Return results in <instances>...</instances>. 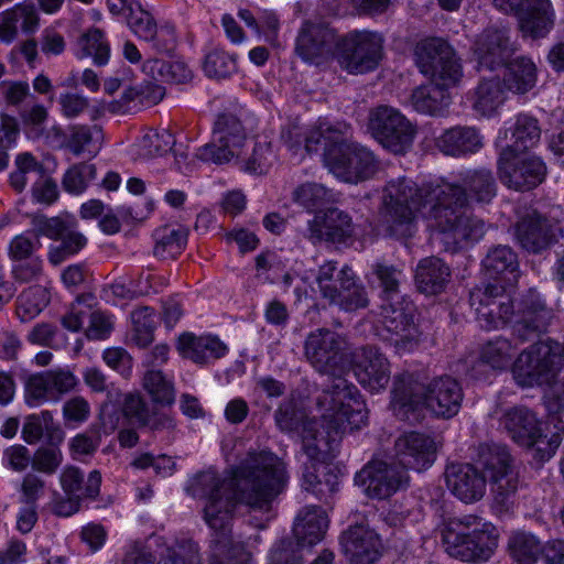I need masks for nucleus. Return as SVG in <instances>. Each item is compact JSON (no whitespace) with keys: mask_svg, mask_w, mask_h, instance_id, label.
Segmentation results:
<instances>
[{"mask_svg":"<svg viewBox=\"0 0 564 564\" xmlns=\"http://www.w3.org/2000/svg\"><path fill=\"white\" fill-rule=\"evenodd\" d=\"M437 149L446 155L475 153L482 147L479 132L473 127L457 126L445 130L436 139Z\"/></svg>","mask_w":564,"mask_h":564,"instance_id":"2f4dec72","label":"nucleus"},{"mask_svg":"<svg viewBox=\"0 0 564 564\" xmlns=\"http://www.w3.org/2000/svg\"><path fill=\"white\" fill-rule=\"evenodd\" d=\"M112 329L113 322L111 316L101 311H94L90 315L85 334L88 339L102 340L109 337Z\"/></svg>","mask_w":564,"mask_h":564,"instance_id":"338daca9","label":"nucleus"},{"mask_svg":"<svg viewBox=\"0 0 564 564\" xmlns=\"http://www.w3.org/2000/svg\"><path fill=\"white\" fill-rule=\"evenodd\" d=\"M346 134H347V132L340 131L333 127L319 126L318 128L311 129L304 135V150L307 153L315 152V151H317V147L322 142H324L325 151H327V149L334 144V139L336 135H346ZM326 152H324V154Z\"/></svg>","mask_w":564,"mask_h":564,"instance_id":"680f3d73","label":"nucleus"},{"mask_svg":"<svg viewBox=\"0 0 564 564\" xmlns=\"http://www.w3.org/2000/svg\"><path fill=\"white\" fill-rule=\"evenodd\" d=\"M131 340L140 348H145L154 340L158 319L154 310L148 306L139 307L131 313Z\"/></svg>","mask_w":564,"mask_h":564,"instance_id":"de8ad7c7","label":"nucleus"},{"mask_svg":"<svg viewBox=\"0 0 564 564\" xmlns=\"http://www.w3.org/2000/svg\"><path fill=\"white\" fill-rule=\"evenodd\" d=\"M154 254L161 259L174 258L182 252L187 240V230L183 227L165 226L154 234Z\"/></svg>","mask_w":564,"mask_h":564,"instance_id":"a18cd8bd","label":"nucleus"},{"mask_svg":"<svg viewBox=\"0 0 564 564\" xmlns=\"http://www.w3.org/2000/svg\"><path fill=\"white\" fill-rule=\"evenodd\" d=\"M514 232L523 249L536 253L551 245L554 239V225L533 210L517 223Z\"/></svg>","mask_w":564,"mask_h":564,"instance_id":"c85d7f7f","label":"nucleus"},{"mask_svg":"<svg viewBox=\"0 0 564 564\" xmlns=\"http://www.w3.org/2000/svg\"><path fill=\"white\" fill-rule=\"evenodd\" d=\"M177 349L183 357L199 365L221 358L228 351L227 345L217 336H195L191 333H185L180 336Z\"/></svg>","mask_w":564,"mask_h":564,"instance_id":"7c9ffc66","label":"nucleus"},{"mask_svg":"<svg viewBox=\"0 0 564 564\" xmlns=\"http://www.w3.org/2000/svg\"><path fill=\"white\" fill-rule=\"evenodd\" d=\"M174 143V135L170 131H150L138 142V154L143 159L161 156L166 154Z\"/></svg>","mask_w":564,"mask_h":564,"instance_id":"6e6d98bb","label":"nucleus"},{"mask_svg":"<svg viewBox=\"0 0 564 564\" xmlns=\"http://www.w3.org/2000/svg\"><path fill=\"white\" fill-rule=\"evenodd\" d=\"M536 79V65L531 58L519 56L507 64L503 84L508 90L523 95L535 86Z\"/></svg>","mask_w":564,"mask_h":564,"instance_id":"4c0bfd02","label":"nucleus"},{"mask_svg":"<svg viewBox=\"0 0 564 564\" xmlns=\"http://www.w3.org/2000/svg\"><path fill=\"white\" fill-rule=\"evenodd\" d=\"M101 129L97 126L73 124L68 127L65 148L75 156H95L101 145Z\"/></svg>","mask_w":564,"mask_h":564,"instance_id":"58836bf2","label":"nucleus"},{"mask_svg":"<svg viewBox=\"0 0 564 564\" xmlns=\"http://www.w3.org/2000/svg\"><path fill=\"white\" fill-rule=\"evenodd\" d=\"M501 424L511 438L532 452L535 459L549 460L561 444L557 433L551 436L545 432L543 423L535 414L524 406H514L505 412Z\"/></svg>","mask_w":564,"mask_h":564,"instance_id":"9d476101","label":"nucleus"},{"mask_svg":"<svg viewBox=\"0 0 564 564\" xmlns=\"http://www.w3.org/2000/svg\"><path fill=\"white\" fill-rule=\"evenodd\" d=\"M247 141L240 120L231 113L219 115L215 121L210 142L196 151V156L205 162L224 164L239 159Z\"/></svg>","mask_w":564,"mask_h":564,"instance_id":"4468645a","label":"nucleus"},{"mask_svg":"<svg viewBox=\"0 0 564 564\" xmlns=\"http://www.w3.org/2000/svg\"><path fill=\"white\" fill-rule=\"evenodd\" d=\"M78 45L80 47V52L77 53V57L84 58L91 56L94 58V63L98 66H102L108 63L110 47L102 31L99 29H90L84 33L78 41Z\"/></svg>","mask_w":564,"mask_h":564,"instance_id":"8fccbe9b","label":"nucleus"},{"mask_svg":"<svg viewBox=\"0 0 564 564\" xmlns=\"http://www.w3.org/2000/svg\"><path fill=\"white\" fill-rule=\"evenodd\" d=\"M50 303V294L43 286H32L23 291L18 297L17 315L21 322H29L36 317Z\"/></svg>","mask_w":564,"mask_h":564,"instance_id":"09e8293b","label":"nucleus"},{"mask_svg":"<svg viewBox=\"0 0 564 564\" xmlns=\"http://www.w3.org/2000/svg\"><path fill=\"white\" fill-rule=\"evenodd\" d=\"M123 564H202V561L198 545L192 540H182L167 546L159 563L151 552L135 544L127 553Z\"/></svg>","mask_w":564,"mask_h":564,"instance_id":"bb28decb","label":"nucleus"},{"mask_svg":"<svg viewBox=\"0 0 564 564\" xmlns=\"http://www.w3.org/2000/svg\"><path fill=\"white\" fill-rule=\"evenodd\" d=\"M120 15H124L131 31L141 40L152 39L155 34L156 23L152 15L145 11L137 1L128 4L126 11Z\"/></svg>","mask_w":564,"mask_h":564,"instance_id":"4d7b16f0","label":"nucleus"},{"mask_svg":"<svg viewBox=\"0 0 564 564\" xmlns=\"http://www.w3.org/2000/svg\"><path fill=\"white\" fill-rule=\"evenodd\" d=\"M143 70L156 82L184 84L192 79L193 73L183 61L149 59L143 64Z\"/></svg>","mask_w":564,"mask_h":564,"instance_id":"79ce46f5","label":"nucleus"},{"mask_svg":"<svg viewBox=\"0 0 564 564\" xmlns=\"http://www.w3.org/2000/svg\"><path fill=\"white\" fill-rule=\"evenodd\" d=\"M383 56V39L377 32L350 31L339 37L335 57L349 74L373 70Z\"/></svg>","mask_w":564,"mask_h":564,"instance_id":"ddd939ff","label":"nucleus"},{"mask_svg":"<svg viewBox=\"0 0 564 564\" xmlns=\"http://www.w3.org/2000/svg\"><path fill=\"white\" fill-rule=\"evenodd\" d=\"M486 274L495 280H501L505 286H513L519 278L518 257L508 246L492 248L482 260Z\"/></svg>","mask_w":564,"mask_h":564,"instance_id":"473e14b6","label":"nucleus"},{"mask_svg":"<svg viewBox=\"0 0 564 564\" xmlns=\"http://www.w3.org/2000/svg\"><path fill=\"white\" fill-rule=\"evenodd\" d=\"M321 412L322 431L317 430L315 420H303V414L296 410L293 402L282 403L274 413L275 423L283 432H292L301 429L303 448L310 458H316L324 444L329 449L330 443L341 437L346 432L335 433L330 431L323 420Z\"/></svg>","mask_w":564,"mask_h":564,"instance_id":"2eb2a0df","label":"nucleus"},{"mask_svg":"<svg viewBox=\"0 0 564 564\" xmlns=\"http://www.w3.org/2000/svg\"><path fill=\"white\" fill-rule=\"evenodd\" d=\"M369 131L389 151L401 154L411 145L415 135L412 123L395 108L379 106L369 115Z\"/></svg>","mask_w":564,"mask_h":564,"instance_id":"dca6fc26","label":"nucleus"},{"mask_svg":"<svg viewBox=\"0 0 564 564\" xmlns=\"http://www.w3.org/2000/svg\"><path fill=\"white\" fill-rule=\"evenodd\" d=\"M355 375L364 388L379 392L390 380V364L377 347L366 346L357 355Z\"/></svg>","mask_w":564,"mask_h":564,"instance_id":"a878e982","label":"nucleus"},{"mask_svg":"<svg viewBox=\"0 0 564 564\" xmlns=\"http://www.w3.org/2000/svg\"><path fill=\"white\" fill-rule=\"evenodd\" d=\"M96 172L94 164H73L63 176V188L69 194L79 195L84 193L89 183L96 178Z\"/></svg>","mask_w":564,"mask_h":564,"instance_id":"13d9d810","label":"nucleus"},{"mask_svg":"<svg viewBox=\"0 0 564 564\" xmlns=\"http://www.w3.org/2000/svg\"><path fill=\"white\" fill-rule=\"evenodd\" d=\"M394 449L399 465L421 471L435 462L437 445L427 434L410 432L397 438Z\"/></svg>","mask_w":564,"mask_h":564,"instance_id":"b1692460","label":"nucleus"},{"mask_svg":"<svg viewBox=\"0 0 564 564\" xmlns=\"http://www.w3.org/2000/svg\"><path fill=\"white\" fill-rule=\"evenodd\" d=\"M343 552L355 564H371L380 556L381 542L368 527H350L340 539Z\"/></svg>","mask_w":564,"mask_h":564,"instance_id":"cd10ccee","label":"nucleus"},{"mask_svg":"<svg viewBox=\"0 0 564 564\" xmlns=\"http://www.w3.org/2000/svg\"><path fill=\"white\" fill-rule=\"evenodd\" d=\"M142 386L155 403L171 404L175 399L172 381L160 370H148L143 376Z\"/></svg>","mask_w":564,"mask_h":564,"instance_id":"5fc2aeb1","label":"nucleus"},{"mask_svg":"<svg viewBox=\"0 0 564 564\" xmlns=\"http://www.w3.org/2000/svg\"><path fill=\"white\" fill-rule=\"evenodd\" d=\"M354 226L351 218L338 208L317 210L307 221L305 237L314 245L322 241L343 242L351 237Z\"/></svg>","mask_w":564,"mask_h":564,"instance_id":"5701e85b","label":"nucleus"},{"mask_svg":"<svg viewBox=\"0 0 564 564\" xmlns=\"http://www.w3.org/2000/svg\"><path fill=\"white\" fill-rule=\"evenodd\" d=\"M415 59L421 73L432 82L413 89L410 104L420 113L443 116L452 104L451 87L463 77V67L454 48L443 39L430 37L416 44Z\"/></svg>","mask_w":564,"mask_h":564,"instance_id":"39448f33","label":"nucleus"},{"mask_svg":"<svg viewBox=\"0 0 564 564\" xmlns=\"http://www.w3.org/2000/svg\"><path fill=\"white\" fill-rule=\"evenodd\" d=\"M59 484L65 495L80 500L95 499L100 491L101 475L98 470H93L85 480L84 474L78 467L67 465L59 474Z\"/></svg>","mask_w":564,"mask_h":564,"instance_id":"f704fd0d","label":"nucleus"},{"mask_svg":"<svg viewBox=\"0 0 564 564\" xmlns=\"http://www.w3.org/2000/svg\"><path fill=\"white\" fill-rule=\"evenodd\" d=\"M509 31L505 28H487L475 40L474 56L480 69L494 70L507 64L514 53Z\"/></svg>","mask_w":564,"mask_h":564,"instance_id":"4be33fe9","label":"nucleus"},{"mask_svg":"<svg viewBox=\"0 0 564 564\" xmlns=\"http://www.w3.org/2000/svg\"><path fill=\"white\" fill-rule=\"evenodd\" d=\"M2 464L13 471L22 473L30 465L32 466V456L24 445H11L3 451Z\"/></svg>","mask_w":564,"mask_h":564,"instance_id":"69168bd1","label":"nucleus"},{"mask_svg":"<svg viewBox=\"0 0 564 564\" xmlns=\"http://www.w3.org/2000/svg\"><path fill=\"white\" fill-rule=\"evenodd\" d=\"M542 551L541 542L531 533L519 531L509 536L508 553L517 564H535Z\"/></svg>","mask_w":564,"mask_h":564,"instance_id":"c03bdc74","label":"nucleus"},{"mask_svg":"<svg viewBox=\"0 0 564 564\" xmlns=\"http://www.w3.org/2000/svg\"><path fill=\"white\" fill-rule=\"evenodd\" d=\"M346 340L339 334L319 328L308 334L304 349L312 366L328 376L317 398L323 420L335 433L359 430L367 424V409L357 387L343 377Z\"/></svg>","mask_w":564,"mask_h":564,"instance_id":"7ed1b4c3","label":"nucleus"},{"mask_svg":"<svg viewBox=\"0 0 564 564\" xmlns=\"http://www.w3.org/2000/svg\"><path fill=\"white\" fill-rule=\"evenodd\" d=\"M545 170L540 158L512 154V149H503L498 160L500 181L516 191H529L538 186L545 176Z\"/></svg>","mask_w":564,"mask_h":564,"instance_id":"412c9836","label":"nucleus"},{"mask_svg":"<svg viewBox=\"0 0 564 564\" xmlns=\"http://www.w3.org/2000/svg\"><path fill=\"white\" fill-rule=\"evenodd\" d=\"M445 479L449 491L465 503L479 501L486 492L487 480L471 464L447 466Z\"/></svg>","mask_w":564,"mask_h":564,"instance_id":"393cba45","label":"nucleus"},{"mask_svg":"<svg viewBox=\"0 0 564 564\" xmlns=\"http://www.w3.org/2000/svg\"><path fill=\"white\" fill-rule=\"evenodd\" d=\"M275 160V154L270 142H256L250 155H240L235 159L239 169L249 174H265Z\"/></svg>","mask_w":564,"mask_h":564,"instance_id":"49530a36","label":"nucleus"},{"mask_svg":"<svg viewBox=\"0 0 564 564\" xmlns=\"http://www.w3.org/2000/svg\"><path fill=\"white\" fill-rule=\"evenodd\" d=\"M517 350L510 338L495 336L480 345L479 359L494 370H505L513 364Z\"/></svg>","mask_w":564,"mask_h":564,"instance_id":"ea45409f","label":"nucleus"},{"mask_svg":"<svg viewBox=\"0 0 564 564\" xmlns=\"http://www.w3.org/2000/svg\"><path fill=\"white\" fill-rule=\"evenodd\" d=\"M338 477L329 466L311 463L303 473V487L318 499H326L338 490Z\"/></svg>","mask_w":564,"mask_h":564,"instance_id":"a19ab883","label":"nucleus"},{"mask_svg":"<svg viewBox=\"0 0 564 564\" xmlns=\"http://www.w3.org/2000/svg\"><path fill=\"white\" fill-rule=\"evenodd\" d=\"M292 199L307 212H315L332 202L333 194L322 184L307 182L294 188Z\"/></svg>","mask_w":564,"mask_h":564,"instance_id":"603ef678","label":"nucleus"},{"mask_svg":"<svg viewBox=\"0 0 564 564\" xmlns=\"http://www.w3.org/2000/svg\"><path fill=\"white\" fill-rule=\"evenodd\" d=\"M77 384V377L67 368L58 367L36 372L30 376L25 382V403L31 408H36L47 402H58Z\"/></svg>","mask_w":564,"mask_h":564,"instance_id":"6ab92c4d","label":"nucleus"},{"mask_svg":"<svg viewBox=\"0 0 564 564\" xmlns=\"http://www.w3.org/2000/svg\"><path fill=\"white\" fill-rule=\"evenodd\" d=\"M451 276V270L443 260L432 257L420 261L415 280L417 288L425 294L442 292Z\"/></svg>","mask_w":564,"mask_h":564,"instance_id":"e433bc0d","label":"nucleus"},{"mask_svg":"<svg viewBox=\"0 0 564 564\" xmlns=\"http://www.w3.org/2000/svg\"><path fill=\"white\" fill-rule=\"evenodd\" d=\"M90 404L82 395H75L64 402L62 414L66 423L82 424L90 416Z\"/></svg>","mask_w":564,"mask_h":564,"instance_id":"0e129e2a","label":"nucleus"},{"mask_svg":"<svg viewBox=\"0 0 564 564\" xmlns=\"http://www.w3.org/2000/svg\"><path fill=\"white\" fill-rule=\"evenodd\" d=\"M479 463L490 475L495 502L508 508L518 488V480L507 447L496 443L480 445Z\"/></svg>","mask_w":564,"mask_h":564,"instance_id":"a211bd4d","label":"nucleus"},{"mask_svg":"<svg viewBox=\"0 0 564 564\" xmlns=\"http://www.w3.org/2000/svg\"><path fill=\"white\" fill-rule=\"evenodd\" d=\"M471 108L484 117H490L503 105L506 94L499 78L482 79L469 94Z\"/></svg>","mask_w":564,"mask_h":564,"instance_id":"c9c22d12","label":"nucleus"},{"mask_svg":"<svg viewBox=\"0 0 564 564\" xmlns=\"http://www.w3.org/2000/svg\"><path fill=\"white\" fill-rule=\"evenodd\" d=\"M328 527V519L321 507H306L297 516L293 532L301 546L321 542Z\"/></svg>","mask_w":564,"mask_h":564,"instance_id":"72a5a7b5","label":"nucleus"},{"mask_svg":"<svg viewBox=\"0 0 564 564\" xmlns=\"http://www.w3.org/2000/svg\"><path fill=\"white\" fill-rule=\"evenodd\" d=\"M315 281L322 297L345 312L365 308L369 304L365 288L348 265L337 270V262L327 261L319 265Z\"/></svg>","mask_w":564,"mask_h":564,"instance_id":"f8f14e48","label":"nucleus"},{"mask_svg":"<svg viewBox=\"0 0 564 564\" xmlns=\"http://www.w3.org/2000/svg\"><path fill=\"white\" fill-rule=\"evenodd\" d=\"M391 408L401 420L416 419V413L426 410L437 419L448 420L458 414L464 400L460 383L444 375L423 383L409 372L397 376L393 381Z\"/></svg>","mask_w":564,"mask_h":564,"instance_id":"423d86ee","label":"nucleus"},{"mask_svg":"<svg viewBox=\"0 0 564 564\" xmlns=\"http://www.w3.org/2000/svg\"><path fill=\"white\" fill-rule=\"evenodd\" d=\"M463 185L451 183L417 185L406 176L390 180L382 194V216L390 236L412 237L420 218L430 221L447 249L476 241L486 231L485 223L471 216L469 202L488 204L497 194V183L487 169L467 171Z\"/></svg>","mask_w":564,"mask_h":564,"instance_id":"f03ea898","label":"nucleus"},{"mask_svg":"<svg viewBox=\"0 0 564 564\" xmlns=\"http://www.w3.org/2000/svg\"><path fill=\"white\" fill-rule=\"evenodd\" d=\"M510 131L512 143L505 149H512V154H520L533 148L541 138L538 120L528 115H519Z\"/></svg>","mask_w":564,"mask_h":564,"instance_id":"37998d69","label":"nucleus"},{"mask_svg":"<svg viewBox=\"0 0 564 564\" xmlns=\"http://www.w3.org/2000/svg\"><path fill=\"white\" fill-rule=\"evenodd\" d=\"M6 12L24 33H33L39 26V14L33 4H17Z\"/></svg>","mask_w":564,"mask_h":564,"instance_id":"e2e57ef3","label":"nucleus"},{"mask_svg":"<svg viewBox=\"0 0 564 564\" xmlns=\"http://www.w3.org/2000/svg\"><path fill=\"white\" fill-rule=\"evenodd\" d=\"M495 528L477 516L449 521L442 530L447 554L463 562L487 561L496 547Z\"/></svg>","mask_w":564,"mask_h":564,"instance_id":"0eeeda50","label":"nucleus"},{"mask_svg":"<svg viewBox=\"0 0 564 564\" xmlns=\"http://www.w3.org/2000/svg\"><path fill=\"white\" fill-rule=\"evenodd\" d=\"M324 162L332 174L351 184L370 178L378 169L373 153L347 134L335 137L334 144L324 154Z\"/></svg>","mask_w":564,"mask_h":564,"instance_id":"9b49d317","label":"nucleus"},{"mask_svg":"<svg viewBox=\"0 0 564 564\" xmlns=\"http://www.w3.org/2000/svg\"><path fill=\"white\" fill-rule=\"evenodd\" d=\"M12 276L20 283H29L40 279L43 272V261L39 257H32L23 261H18L12 267Z\"/></svg>","mask_w":564,"mask_h":564,"instance_id":"774afa93","label":"nucleus"},{"mask_svg":"<svg viewBox=\"0 0 564 564\" xmlns=\"http://www.w3.org/2000/svg\"><path fill=\"white\" fill-rule=\"evenodd\" d=\"M40 247L39 236L32 231H26L11 239L8 246V256L14 262L23 261L34 257L33 253Z\"/></svg>","mask_w":564,"mask_h":564,"instance_id":"052dcab7","label":"nucleus"},{"mask_svg":"<svg viewBox=\"0 0 564 564\" xmlns=\"http://www.w3.org/2000/svg\"><path fill=\"white\" fill-rule=\"evenodd\" d=\"M203 68L208 77H229L237 72L236 55L215 48L205 56Z\"/></svg>","mask_w":564,"mask_h":564,"instance_id":"bf43d9fd","label":"nucleus"},{"mask_svg":"<svg viewBox=\"0 0 564 564\" xmlns=\"http://www.w3.org/2000/svg\"><path fill=\"white\" fill-rule=\"evenodd\" d=\"M288 480L285 464L265 451L249 452L230 475L209 468L189 480L188 494L205 499L203 516L212 530L208 564H243L249 560L245 543L231 535L237 505L260 512L254 525L263 529L274 518L273 501L284 491Z\"/></svg>","mask_w":564,"mask_h":564,"instance_id":"f257e3e1","label":"nucleus"},{"mask_svg":"<svg viewBox=\"0 0 564 564\" xmlns=\"http://www.w3.org/2000/svg\"><path fill=\"white\" fill-rule=\"evenodd\" d=\"M62 444L63 442L45 441V444L40 446L32 455V468L47 476L54 475L64 462Z\"/></svg>","mask_w":564,"mask_h":564,"instance_id":"3c124183","label":"nucleus"},{"mask_svg":"<svg viewBox=\"0 0 564 564\" xmlns=\"http://www.w3.org/2000/svg\"><path fill=\"white\" fill-rule=\"evenodd\" d=\"M564 365V345L546 339L523 349L512 364V375L521 387L551 383Z\"/></svg>","mask_w":564,"mask_h":564,"instance_id":"6e6552de","label":"nucleus"},{"mask_svg":"<svg viewBox=\"0 0 564 564\" xmlns=\"http://www.w3.org/2000/svg\"><path fill=\"white\" fill-rule=\"evenodd\" d=\"M470 305L475 308L477 321L486 329H498L512 323V333L521 341H530L545 333L552 312L540 295L530 291L514 311L513 300L507 286L487 284L470 292Z\"/></svg>","mask_w":564,"mask_h":564,"instance_id":"20e7f679","label":"nucleus"},{"mask_svg":"<svg viewBox=\"0 0 564 564\" xmlns=\"http://www.w3.org/2000/svg\"><path fill=\"white\" fill-rule=\"evenodd\" d=\"M519 29L523 36L545 37L554 26L555 11L550 0H525L518 14Z\"/></svg>","mask_w":564,"mask_h":564,"instance_id":"c756f323","label":"nucleus"},{"mask_svg":"<svg viewBox=\"0 0 564 564\" xmlns=\"http://www.w3.org/2000/svg\"><path fill=\"white\" fill-rule=\"evenodd\" d=\"M379 322L381 338L393 347L395 352H410L419 346L422 333L416 323V308L409 299L392 296L384 302Z\"/></svg>","mask_w":564,"mask_h":564,"instance_id":"1a4fd4ad","label":"nucleus"},{"mask_svg":"<svg viewBox=\"0 0 564 564\" xmlns=\"http://www.w3.org/2000/svg\"><path fill=\"white\" fill-rule=\"evenodd\" d=\"M123 409L128 416L135 419L142 425H149L152 430L174 426L172 419L169 416L152 419L145 402L139 394H128L124 399Z\"/></svg>","mask_w":564,"mask_h":564,"instance_id":"864d4df0","label":"nucleus"},{"mask_svg":"<svg viewBox=\"0 0 564 564\" xmlns=\"http://www.w3.org/2000/svg\"><path fill=\"white\" fill-rule=\"evenodd\" d=\"M370 498L387 499L409 485L406 470L395 462L372 460L356 476Z\"/></svg>","mask_w":564,"mask_h":564,"instance_id":"aec40b11","label":"nucleus"},{"mask_svg":"<svg viewBox=\"0 0 564 564\" xmlns=\"http://www.w3.org/2000/svg\"><path fill=\"white\" fill-rule=\"evenodd\" d=\"M339 36L335 29L322 20H306L301 25L295 52L305 63L323 65L336 55Z\"/></svg>","mask_w":564,"mask_h":564,"instance_id":"f3484780","label":"nucleus"}]
</instances>
